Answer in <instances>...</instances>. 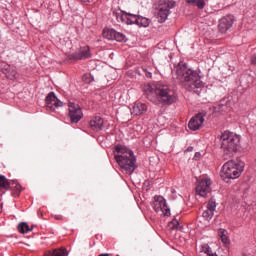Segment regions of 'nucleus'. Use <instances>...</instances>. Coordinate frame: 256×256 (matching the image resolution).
<instances>
[{"label":"nucleus","instance_id":"nucleus-1","mask_svg":"<svg viewBox=\"0 0 256 256\" xmlns=\"http://www.w3.org/2000/svg\"><path fill=\"white\" fill-rule=\"evenodd\" d=\"M115 151L118 154L114 156V159L122 171H125L128 175L133 174L137 167V158H135L133 150L118 145L115 147Z\"/></svg>","mask_w":256,"mask_h":256},{"label":"nucleus","instance_id":"nucleus-2","mask_svg":"<svg viewBox=\"0 0 256 256\" xmlns=\"http://www.w3.org/2000/svg\"><path fill=\"white\" fill-rule=\"evenodd\" d=\"M176 73L178 81H180L184 87H188L189 91L203 87V82H201L199 74L195 70L187 67L186 64L179 65Z\"/></svg>","mask_w":256,"mask_h":256},{"label":"nucleus","instance_id":"nucleus-3","mask_svg":"<svg viewBox=\"0 0 256 256\" xmlns=\"http://www.w3.org/2000/svg\"><path fill=\"white\" fill-rule=\"evenodd\" d=\"M222 141L221 149L224 153V157L230 159L239 151L241 147V138L232 132L224 131L220 136Z\"/></svg>","mask_w":256,"mask_h":256},{"label":"nucleus","instance_id":"nucleus-4","mask_svg":"<svg viewBox=\"0 0 256 256\" xmlns=\"http://www.w3.org/2000/svg\"><path fill=\"white\" fill-rule=\"evenodd\" d=\"M147 93H154L156 95L159 103H163L164 105H173V103L177 102V93L175 90L171 89L168 85L157 84L155 89L148 87Z\"/></svg>","mask_w":256,"mask_h":256},{"label":"nucleus","instance_id":"nucleus-5","mask_svg":"<svg viewBox=\"0 0 256 256\" xmlns=\"http://www.w3.org/2000/svg\"><path fill=\"white\" fill-rule=\"evenodd\" d=\"M243 169H245L243 162L236 163L233 160H229L222 166L220 177L223 181H227V179H238V177H241Z\"/></svg>","mask_w":256,"mask_h":256},{"label":"nucleus","instance_id":"nucleus-6","mask_svg":"<svg viewBox=\"0 0 256 256\" xmlns=\"http://www.w3.org/2000/svg\"><path fill=\"white\" fill-rule=\"evenodd\" d=\"M177 3L174 0L160 1L158 5L157 19L158 23H165L169 15H171V9H175Z\"/></svg>","mask_w":256,"mask_h":256},{"label":"nucleus","instance_id":"nucleus-7","mask_svg":"<svg viewBox=\"0 0 256 256\" xmlns=\"http://www.w3.org/2000/svg\"><path fill=\"white\" fill-rule=\"evenodd\" d=\"M153 209L160 217H169L171 215V209L167 206V200L163 196L154 197Z\"/></svg>","mask_w":256,"mask_h":256},{"label":"nucleus","instance_id":"nucleus-8","mask_svg":"<svg viewBox=\"0 0 256 256\" xmlns=\"http://www.w3.org/2000/svg\"><path fill=\"white\" fill-rule=\"evenodd\" d=\"M114 17L117 19L118 23H124L125 25H137L139 23V16L126 11L113 12Z\"/></svg>","mask_w":256,"mask_h":256},{"label":"nucleus","instance_id":"nucleus-9","mask_svg":"<svg viewBox=\"0 0 256 256\" xmlns=\"http://www.w3.org/2000/svg\"><path fill=\"white\" fill-rule=\"evenodd\" d=\"M70 61H83L85 59L91 58V49L89 46L81 48L78 52L67 54Z\"/></svg>","mask_w":256,"mask_h":256},{"label":"nucleus","instance_id":"nucleus-10","mask_svg":"<svg viewBox=\"0 0 256 256\" xmlns=\"http://www.w3.org/2000/svg\"><path fill=\"white\" fill-rule=\"evenodd\" d=\"M68 107L71 123H77L80 119H83V110H81V106H79V104L70 102Z\"/></svg>","mask_w":256,"mask_h":256},{"label":"nucleus","instance_id":"nucleus-11","mask_svg":"<svg viewBox=\"0 0 256 256\" xmlns=\"http://www.w3.org/2000/svg\"><path fill=\"white\" fill-rule=\"evenodd\" d=\"M205 117H207V113L205 112H199L193 116L188 123L189 129L191 131H198V129H201V125L205 123Z\"/></svg>","mask_w":256,"mask_h":256},{"label":"nucleus","instance_id":"nucleus-12","mask_svg":"<svg viewBox=\"0 0 256 256\" xmlns=\"http://www.w3.org/2000/svg\"><path fill=\"white\" fill-rule=\"evenodd\" d=\"M196 193L200 197H207L211 193V179H202L196 186Z\"/></svg>","mask_w":256,"mask_h":256},{"label":"nucleus","instance_id":"nucleus-13","mask_svg":"<svg viewBox=\"0 0 256 256\" xmlns=\"http://www.w3.org/2000/svg\"><path fill=\"white\" fill-rule=\"evenodd\" d=\"M46 107L50 111H56L59 107H63V103L57 98L55 92H50L46 96Z\"/></svg>","mask_w":256,"mask_h":256},{"label":"nucleus","instance_id":"nucleus-14","mask_svg":"<svg viewBox=\"0 0 256 256\" xmlns=\"http://www.w3.org/2000/svg\"><path fill=\"white\" fill-rule=\"evenodd\" d=\"M234 18L233 15H227L219 20L218 29L220 33H226L228 29L233 27Z\"/></svg>","mask_w":256,"mask_h":256},{"label":"nucleus","instance_id":"nucleus-15","mask_svg":"<svg viewBox=\"0 0 256 256\" xmlns=\"http://www.w3.org/2000/svg\"><path fill=\"white\" fill-rule=\"evenodd\" d=\"M215 209H217V203L213 199H210L207 204V209L202 213V217L206 219V221H211L215 215Z\"/></svg>","mask_w":256,"mask_h":256},{"label":"nucleus","instance_id":"nucleus-16","mask_svg":"<svg viewBox=\"0 0 256 256\" xmlns=\"http://www.w3.org/2000/svg\"><path fill=\"white\" fill-rule=\"evenodd\" d=\"M105 122L101 116H96L90 120L89 127L92 131H102Z\"/></svg>","mask_w":256,"mask_h":256},{"label":"nucleus","instance_id":"nucleus-17","mask_svg":"<svg viewBox=\"0 0 256 256\" xmlns=\"http://www.w3.org/2000/svg\"><path fill=\"white\" fill-rule=\"evenodd\" d=\"M132 115H143V113H147V104L137 101L134 103L133 108L131 110Z\"/></svg>","mask_w":256,"mask_h":256},{"label":"nucleus","instance_id":"nucleus-18","mask_svg":"<svg viewBox=\"0 0 256 256\" xmlns=\"http://www.w3.org/2000/svg\"><path fill=\"white\" fill-rule=\"evenodd\" d=\"M2 72L4 73V75H6L7 79L13 80L17 78V71H15V69H13L9 65H5L4 69H2Z\"/></svg>","mask_w":256,"mask_h":256},{"label":"nucleus","instance_id":"nucleus-19","mask_svg":"<svg viewBox=\"0 0 256 256\" xmlns=\"http://www.w3.org/2000/svg\"><path fill=\"white\" fill-rule=\"evenodd\" d=\"M218 235L224 245H229V243H231V240H229V232H227V230L220 228L218 230Z\"/></svg>","mask_w":256,"mask_h":256},{"label":"nucleus","instance_id":"nucleus-20","mask_svg":"<svg viewBox=\"0 0 256 256\" xmlns=\"http://www.w3.org/2000/svg\"><path fill=\"white\" fill-rule=\"evenodd\" d=\"M67 255H69V253L67 252V249L60 248V249H56L52 252H48L44 256H67Z\"/></svg>","mask_w":256,"mask_h":256},{"label":"nucleus","instance_id":"nucleus-21","mask_svg":"<svg viewBox=\"0 0 256 256\" xmlns=\"http://www.w3.org/2000/svg\"><path fill=\"white\" fill-rule=\"evenodd\" d=\"M168 229L170 231H175V229H177L178 231H181V229H183V226H181V224L179 223V220L174 218L172 221L168 223Z\"/></svg>","mask_w":256,"mask_h":256},{"label":"nucleus","instance_id":"nucleus-22","mask_svg":"<svg viewBox=\"0 0 256 256\" xmlns=\"http://www.w3.org/2000/svg\"><path fill=\"white\" fill-rule=\"evenodd\" d=\"M186 3L197 7L198 9H205V0H186Z\"/></svg>","mask_w":256,"mask_h":256},{"label":"nucleus","instance_id":"nucleus-23","mask_svg":"<svg viewBox=\"0 0 256 256\" xmlns=\"http://www.w3.org/2000/svg\"><path fill=\"white\" fill-rule=\"evenodd\" d=\"M116 33H117V31H115L113 29L103 30V37L105 39H108L109 41H115Z\"/></svg>","mask_w":256,"mask_h":256},{"label":"nucleus","instance_id":"nucleus-24","mask_svg":"<svg viewBox=\"0 0 256 256\" xmlns=\"http://www.w3.org/2000/svg\"><path fill=\"white\" fill-rule=\"evenodd\" d=\"M9 187H11V182H9L7 177L0 174V189L8 191Z\"/></svg>","mask_w":256,"mask_h":256},{"label":"nucleus","instance_id":"nucleus-25","mask_svg":"<svg viewBox=\"0 0 256 256\" xmlns=\"http://www.w3.org/2000/svg\"><path fill=\"white\" fill-rule=\"evenodd\" d=\"M151 20L143 16H138V27H149Z\"/></svg>","mask_w":256,"mask_h":256},{"label":"nucleus","instance_id":"nucleus-26","mask_svg":"<svg viewBox=\"0 0 256 256\" xmlns=\"http://www.w3.org/2000/svg\"><path fill=\"white\" fill-rule=\"evenodd\" d=\"M18 231L19 233L25 234L29 233V231H31V228H29V224L22 222L18 225Z\"/></svg>","mask_w":256,"mask_h":256},{"label":"nucleus","instance_id":"nucleus-27","mask_svg":"<svg viewBox=\"0 0 256 256\" xmlns=\"http://www.w3.org/2000/svg\"><path fill=\"white\" fill-rule=\"evenodd\" d=\"M218 107L220 111H227V107H229V100L228 99L221 100Z\"/></svg>","mask_w":256,"mask_h":256},{"label":"nucleus","instance_id":"nucleus-28","mask_svg":"<svg viewBox=\"0 0 256 256\" xmlns=\"http://www.w3.org/2000/svg\"><path fill=\"white\" fill-rule=\"evenodd\" d=\"M114 41H119L120 43L125 42L127 41V37L121 32H116Z\"/></svg>","mask_w":256,"mask_h":256},{"label":"nucleus","instance_id":"nucleus-29","mask_svg":"<svg viewBox=\"0 0 256 256\" xmlns=\"http://www.w3.org/2000/svg\"><path fill=\"white\" fill-rule=\"evenodd\" d=\"M82 80H83L85 83L89 84V83H92V82H93V77L91 76V74H84V75L82 76Z\"/></svg>","mask_w":256,"mask_h":256},{"label":"nucleus","instance_id":"nucleus-30","mask_svg":"<svg viewBox=\"0 0 256 256\" xmlns=\"http://www.w3.org/2000/svg\"><path fill=\"white\" fill-rule=\"evenodd\" d=\"M193 159L194 161H199L201 159V152H196Z\"/></svg>","mask_w":256,"mask_h":256},{"label":"nucleus","instance_id":"nucleus-31","mask_svg":"<svg viewBox=\"0 0 256 256\" xmlns=\"http://www.w3.org/2000/svg\"><path fill=\"white\" fill-rule=\"evenodd\" d=\"M251 63L252 65H256V55L251 56Z\"/></svg>","mask_w":256,"mask_h":256},{"label":"nucleus","instance_id":"nucleus-32","mask_svg":"<svg viewBox=\"0 0 256 256\" xmlns=\"http://www.w3.org/2000/svg\"><path fill=\"white\" fill-rule=\"evenodd\" d=\"M146 77H148V79H151V77H153V75L151 74V72H146Z\"/></svg>","mask_w":256,"mask_h":256},{"label":"nucleus","instance_id":"nucleus-33","mask_svg":"<svg viewBox=\"0 0 256 256\" xmlns=\"http://www.w3.org/2000/svg\"><path fill=\"white\" fill-rule=\"evenodd\" d=\"M55 219L61 220V219H63V216H61V215H56V216H55Z\"/></svg>","mask_w":256,"mask_h":256},{"label":"nucleus","instance_id":"nucleus-34","mask_svg":"<svg viewBox=\"0 0 256 256\" xmlns=\"http://www.w3.org/2000/svg\"><path fill=\"white\" fill-rule=\"evenodd\" d=\"M187 151H189V152L193 151V146H189V147L187 148Z\"/></svg>","mask_w":256,"mask_h":256},{"label":"nucleus","instance_id":"nucleus-35","mask_svg":"<svg viewBox=\"0 0 256 256\" xmlns=\"http://www.w3.org/2000/svg\"><path fill=\"white\" fill-rule=\"evenodd\" d=\"M99 256H109V254L105 253V254H100Z\"/></svg>","mask_w":256,"mask_h":256},{"label":"nucleus","instance_id":"nucleus-36","mask_svg":"<svg viewBox=\"0 0 256 256\" xmlns=\"http://www.w3.org/2000/svg\"><path fill=\"white\" fill-rule=\"evenodd\" d=\"M16 187H17V189H21V185H19V184L16 185Z\"/></svg>","mask_w":256,"mask_h":256}]
</instances>
